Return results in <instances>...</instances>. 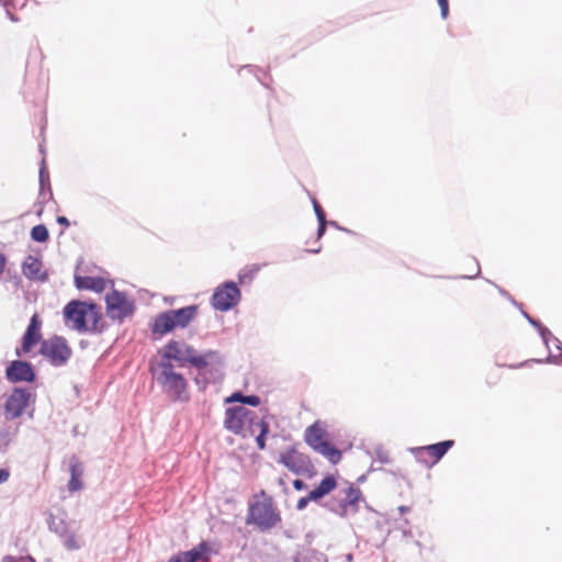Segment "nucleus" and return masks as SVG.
Masks as SVG:
<instances>
[{"instance_id":"obj_1","label":"nucleus","mask_w":562,"mask_h":562,"mask_svg":"<svg viewBox=\"0 0 562 562\" xmlns=\"http://www.w3.org/2000/svg\"><path fill=\"white\" fill-rule=\"evenodd\" d=\"M215 353L210 351L205 355H198L195 349L184 341L170 340L158 352V358L155 361L173 364L176 368H183L188 363L196 369H203L209 364V359L214 357Z\"/></svg>"},{"instance_id":"obj_2","label":"nucleus","mask_w":562,"mask_h":562,"mask_svg":"<svg viewBox=\"0 0 562 562\" xmlns=\"http://www.w3.org/2000/svg\"><path fill=\"white\" fill-rule=\"evenodd\" d=\"M149 370L154 381L169 398L180 402L188 401L187 380L176 370L175 364L153 360Z\"/></svg>"},{"instance_id":"obj_3","label":"nucleus","mask_w":562,"mask_h":562,"mask_svg":"<svg viewBox=\"0 0 562 562\" xmlns=\"http://www.w3.org/2000/svg\"><path fill=\"white\" fill-rule=\"evenodd\" d=\"M281 521L279 512L271 502H256L249 506L246 522L260 531H268Z\"/></svg>"},{"instance_id":"obj_4","label":"nucleus","mask_w":562,"mask_h":562,"mask_svg":"<svg viewBox=\"0 0 562 562\" xmlns=\"http://www.w3.org/2000/svg\"><path fill=\"white\" fill-rule=\"evenodd\" d=\"M40 352L54 367L66 364L72 355L70 346L61 336H53L43 340Z\"/></svg>"},{"instance_id":"obj_5","label":"nucleus","mask_w":562,"mask_h":562,"mask_svg":"<svg viewBox=\"0 0 562 562\" xmlns=\"http://www.w3.org/2000/svg\"><path fill=\"white\" fill-rule=\"evenodd\" d=\"M241 299V292L234 281H225L215 288L211 305L215 311L225 313L234 308Z\"/></svg>"},{"instance_id":"obj_6","label":"nucleus","mask_w":562,"mask_h":562,"mask_svg":"<svg viewBox=\"0 0 562 562\" xmlns=\"http://www.w3.org/2000/svg\"><path fill=\"white\" fill-rule=\"evenodd\" d=\"M304 438L314 451L326 457L333 464L340 461V451L324 439V430L316 423L306 428Z\"/></svg>"},{"instance_id":"obj_7","label":"nucleus","mask_w":562,"mask_h":562,"mask_svg":"<svg viewBox=\"0 0 562 562\" xmlns=\"http://www.w3.org/2000/svg\"><path fill=\"white\" fill-rule=\"evenodd\" d=\"M529 324L538 331L546 345L549 356L546 359L548 363L562 364V342L554 337L551 330L544 326L538 318H527Z\"/></svg>"},{"instance_id":"obj_8","label":"nucleus","mask_w":562,"mask_h":562,"mask_svg":"<svg viewBox=\"0 0 562 562\" xmlns=\"http://www.w3.org/2000/svg\"><path fill=\"white\" fill-rule=\"evenodd\" d=\"M105 305L108 316H132L135 312V301L130 299L125 292L112 289L105 295Z\"/></svg>"},{"instance_id":"obj_9","label":"nucleus","mask_w":562,"mask_h":562,"mask_svg":"<svg viewBox=\"0 0 562 562\" xmlns=\"http://www.w3.org/2000/svg\"><path fill=\"white\" fill-rule=\"evenodd\" d=\"M255 412L245 406L228 407L225 412L224 425L226 429L236 434L246 436V428Z\"/></svg>"},{"instance_id":"obj_10","label":"nucleus","mask_w":562,"mask_h":562,"mask_svg":"<svg viewBox=\"0 0 562 562\" xmlns=\"http://www.w3.org/2000/svg\"><path fill=\"white\" fill-rule=\"evenodd\" d=\"M279 462L297 475L311 473L314 468L310 458L294 448L282 452Z\"/></svg>"},{"instance_id":"obj_11","label":"nucleus","mask_w":562,"mask_h":562,"mask_svg":"<svg viewBox=\"0 0 562 562\" xmlns=\"http://www.w3.org/2000/svg\"><path fill=\"white\" fill-rule=\"evenodd\" d=\"M345 497L338 503H328L326 506L340 517H346L349 513L358 512V503L362 499L361 491L352 485L344 490Z\"/></svg>"},{"instance_id":"obj_12","label":"nucleus","mask_w":562,"mask_h":562,"mask_svg":"<svg viewBox=\"0 0 562 562\" xmlns=\"http://www.w3.org/2000/svg\"><path fill=\"white\" fill-rule=\"evenodd\" d=\"M454 445L453 440H443L437 443L428 445L425 447H414L409 451L415 456L418 462L429 465L425 456H430L434 460L430 465L437 463L450 448Z\"/></svg>"},{"instance_id":"obj_13","label":"nucleus","mask_w":562,"mask_h":562,"mask_svg":"<svg viewBox=\"0 0 562 562\" xmlns=\"http://www.w3.org/2000/svg\"><path fill=\"white\" fill-rule=\"evenodd\" d=\"M31 393L26 389L16 387L5 401L4 412L8 418L20 417L29 404Z\"/></svg>"},{"instance_id":"obj_14","label":"nucleus","mask_w":562,"mask_h":562,"mask_svg":"<svg viewBox=\"0 0 562 562\" xmlns=\"http://www.w3.org/2000/svg\"><path fill=\"white\" fill-rule=\"evenodd\" d=\"M63 316H103L102 307L93 301L71 300L64 310Z\"/></svg>"},{"instance_id":"obj_15","label":"nucleus","mask_w":562,"mask_h":562,"mask_svg":"<svg viewBox=\"0 0 562 562\" xmlns=\"http://www.w3.org/2000/svg\"><path fill=\"white\" fill-rule=\"evenodd\" d=\"M5 376L13 383L33 382L35 380V372L30 362L14 360L7 367Z\"/></svg>"},{"instance_id":"obj_16","label":"nucleus","mask_w":562,"mask_h":562,"mask_svg":"<svg viewBox=\"0 0 562 562\" xmlns=\"http://www.w3.org/2000/svg\"><path fill=\"white\" fill-rule=\"evenodd\" d=\"M65 324L80 334H99L108 326L104 318H65Z\"/></svg>"},{"instance_id":"obj_17","label":"nucleus","mask_w":562,"mask_h":562,"mask_svg":"<svg viewBox=\"0 0 562 562\" xmlns=\"http://www.w3.org/2000/svg\"><path fill=\"white\" fill-rule=\"evenodd\" d=\"M211 548L207 542L202 541L195 548L173 554L168 562H196L210 559Z\"/></svg>"},{"instance_id":"obj_18","label":"nucleus","mask_w":562,"mask_h":562,"mask_svg":"<svg viewBox=\"0 0 562 562\" xmlns=\"http://www.w3.org/2000/svg\"><path fill=\"white\" fill-rule=\"evenodd\" d=\"M43 262L40 258L29 255L22 263V272L31 281L46 282L48 272L42 270Z\"/></svg>"},{"instance_id":"obj_19","label":"nucleus","mask_w":562,"mask_h":562,"mask_svg":"<svg viewBox=\"0 0 562 562\" xmlns=\"http://www.w3.org/2000/svg\"><path fill=\"white\" fill-rule=\"evenodd\" d=\"M192 318H155L153 325V335L156 339L162 335L170 333L176 327L184 328Z\"/></svg>"},{"instance_id":"obj_20","label":"nucleus","mask_w":562,"mask_h":562,"mask_svg":"<svg viewBox=\"0 0 562 562\" xmlns=\"http://www.w3.org/2000/svg\"><path fill=\"white\" fill-rule=\"evenodd\" d=\"M42 323L40 318H31V323L29 324L23 337H22V351L29 352L31 349L40 342Z\"/></svg>"},{"instance_id":"obj_21","label":"nucleus","mask_w":562,"mask_h":562,"mask_svg":"<svg viewBox=\"0 0 562 562\" xmlns=\"http://www.w3.org/2000/svg\"><path fill=\"white\" fill-rule=\"evenodd\" d=\"M75 285L78 290H90L102 293L106 282L102 277L75 276Z\"/></svg>"},{"instance_id":"obj_22","label":"nucleus","mask_w":562,"mask_h":562,"mask_svg":"<svg viewBox=\"0 0 562 562\" xmlns=\"http://www.w3.org/2000/svg\"><path fill=\"white\" fill-rule=\"evenodd\" d=\"M83 471V463L76 456H72L69 459L70 480L68 483V488L70 492H76L82 488L80 477L82 476Z\"/></svg>"},{"instance_id":"obj_23","label":"nucleus","mask_w":562,"mask_h":562,"mask_svg":"<svg viewBox=\"0 0 562 562\" xmlns=\"http://www.w3.org/2000/svg\"><path fill=\"white\" fill-rule=\"evenodd\" d=\"M336 487V480L334 476L328 475L324 477L318 486L310 492V498L321 499L329 494Z\"/></svg>"},{"instance_id":"obj_24","label":"nucleus","mask_w":562,"mask_h":562,"mask_svg":"<svg viewBox=\"0 0 562 562\" xmlns=\"http://www.w3.org/2000/svg\"><path fill=\"white\" fill-rule=\"evenodd\" d=\"M199 306L195 304L188 305L184 307H180L177 310H166L162 312L157 313L155 316L158 317H191L195 316L198 313Z\"/></svg>"},{"instance_id":"obj_25","label":"nucleus","mask_w":562,"mask_h":562,"mask_svg":"<svg viewBox=\"0 0 562 562\" xmlns=\"http://www.w3.org/2000/svg\"><path fill=\"white\" fill-rule=\"evenodd\" d=\"M293 562H328L326 555L315 550L299 552L293 557Z\"/></svg>"},{"instance_id":"obj_26","label":"nucleus","mask_w":562,"mask_h":562,"mask_svg":"<svg viewBox=\"0 0 562 562\" xmlns=\"http://www.w3.org/2000/svg\"><path fill=\"white\" fill-rule=\"evenodd\" d=\"M30 236L36 243H46L49 239V232L44 224H38L32 227Z\"/></svg>"},{"instance_id":"obj_27","label":"nucleus","mask_w":562,"mask_h":562,"mask_svg":"<svg viewBox=\"0 0 562 562\" xmlns=\"http://www.w3.org/2000/svg\"><path fill=\"white\" fill-rule=\"evenodd\" d=\"M38 181H40V187H47L48 199H53V191H52L50 181H49V173L46 168L44 158L41 161V167H40V172H38Z\"/></svg>"},{"instance_id":"obj_28","label":"nucleus","mask_w":562,"mask_h":562,"mask_svg":"<svg viewBox=\"0 0 562 562\" xmlns=\"http://www.w3.org/2000/svg\"><path fill=\"white\" fill-rule=\"evenodd\" d=\"M259 425H269L267 422H265L261 417H259L256 413H254L252 418H250V423H248V426L246 428V436L247 435H255L257 431L260 432V426Z\"/></svg>"},{"instance_id":"obj_29","label":"nucleus","mask_w":562,"mask_h":562,"mask_svg":"<svg viewBox=\"0 0 562 562\" xmlns=\"http://www.w3.org/2000/svg\"><path fill=\"white\" fill-rule=\"evenodd\" d=\"M14 434L9 428L0 429V450H5L13 440Z\"/></svg>"},{"instance_id":"obj_30","label":"nucleus","mask_w":562,"mask_h":562,"mask_svg":"<svg viewBox=\"0 0 562 562\" xmlns=\"http://www.w3.org/2000/svg\"><path fill=\"white\" fill-rule=\"evenodd\" d=\"M498 289V292L499 294L507 299L508 301H510L516 307H518L521 316H530L525 310H524V306L521 303H518L517 301H515V299L509 294L508 291H506L505 289L501 288V286H497Z\"/></svg>"},{"instance_id":"obj_31","label":"nucleus","mask_w":562,"mask_h":562,"mask_svg":"<svg viewBox=\"0 0 562 562\" xmlns=\"http://www.w3.org/2000/svg\"><path fill=\"white\" fill-rule=\"evenodd\" d=\"M260 432L256 436V443L260 450L266 448V436L269 432V425H259Z\"/></svg>"},{"instance_id":"obj_32","label":"nucleus","mask_w":562,"mask_h":562,"mask_svg":"<svg viewBox=\"0 0 562 562\" xmlns=\"http://www.w3.org/2000/svg\"><path fill=\"white\" fill-rule=\"evenodd\" d=\"M27 0H0V4L3 8H10L12 10L23 9L26 7Z\"/></svg>"},{"instance_id":"obj_33","label":"nucleus","mask_w":562,"mask_h":562,"mask_svg":"<svg viewBox=\"0 0 562 562\" xmlns=\"http://www.w3.org/2000/svg\"><path fill=\"white\" fill-rule=\"evenodd\" d=\"M374 454L376 459L383 464H389L391 462L389 451L385 450L382 446H376L374 448Z\"/></svg>"},{"instance_id":"obj_34","label":"nucleus","mask_w":562,"mask_h":562,"mask_svg":"<svg viewBox=\"0 0 562 562\" xmlns=\"http://www.w3.org/2000/svg\"><path fill=\"white\" fill-rule=\"evenodd\" d=\"M258 271H259V267L252 266L247 272H239L238 273L239 282L244 283L246 279L251 281L256 277Z\"/></svg>"},{"instance_id":"obj_35","label":"nucleus","mask_w":562,"mask_h":562,"mask_svg":"<svg viewBox=\"0 0 562 562\" xmlns=\"http://www.w3.org/2000/svg\"><path fill=\"white\" fill-rule=\"evenodd\" d=\"M63 543L68 550H77L80 548L75 535L72 533L66 535Z\"/></svg>"},{"instance_id":"obj_36","label":"nucleus","mask_w":562,"mask_h":562,"mask_svg":"<svg viewBox=\"0 0 562 562\" xmlns=\"http://www.w3.org/2000/svg\"><path fill=\"white\" fill-rule=\"evenodd\" d=\"M313 209L316 215L317 221H324L326 220V213L322 205L318 203L316 199L312 200Z\"/></svg>"},{"instance_id":"obj_37","label":"nucleus","mask_w":562,"mask_h":562,"mask_svg":"<svg viewBox=\"0 0 562 562\" xmlns=\"http://www.w3.org/2000/svg\"><path fill=\"white\" fill-rule=\"evenodd\" d=\"M49 200L50 199H48L47 187H40L36 205H45Z\"/></svg>"},{"instance_id":"obj_38","label":"nucleus","mask_w":562,"mask_h":562,"mask_svg":"<svg viewBox=\"0 0 562 562\" xmlns=\"http://www.w3.org/2000/svg\"><path fill=\"white\" fill-rule=\"evenodd\" d=\"M156 296H157L156 294L150 293L149 291L144 290V289L138 291V300L143 303H147V302H149V300H151Z\"/></svg>"},{"instance_id":"obj_39","label":"nucleus","mask_w":562,"mask_h":562,"mask_svg":"<svg viewBox=\"0 0 562 562\" xmlns=\"http://www.w3.org/2000/svg\"><path fill=\"white\" fill-rule=\"evenodd\" d=\"M243 404H247L250 406H258L260 404V397L257 395H245Z\"/></svg>"},{"instance_id":"obj_40","label":"nucleus","mask_w":562,"mask_h":562,"mask_svg":"<svg viewBox=\"0 0 562 562\" xmlns=\"http://www.w3.org/2000/svg\"><path fill=\"white\" fill-rule=\"evenodd\" d=\"M440 7V15L442 19H447L449 14V0H438Z\"/></svg>"},{"instance_id":"obj_41","label":"nucleus","mask_w":562,"mask_h":562,"mask_svg":"<svg viewBox=\"0 0 562 562\" xmlns=\"http://www.w3.org/2000/svg\"><path fill=\"white\" fill-rule=\"evenodd\" d=\"M317 499H314V498H310V494L305 497H301L299 501H297V504H296V509L297 510H303L306 508L307 504L310 502H316Z\"/></svg>"},{"instance_id":"obj_42","label":"nucleus","mask_w":562,"mask_h":562,"mask_svg":"<svg viewBox=\"0 0 562 562\" xmlns=\"http://www.w3.org/2000/svg\"><path fill=\"white\" fill-rule=\"evenodd\" d=\"M317 222H318L317 237L321 238L326 233V228H327L328 223H327V220L317 221Z\"/></svg>"},{"instance_id":"obj_43","label":"nucleus","mask_w":562,"mask_h":562,"mask_svg":"<svg viewBox=\"0 0 562 562\" xmlns=\"http://www.w3.org/2000/svg\"><path fill=\"white\" fill-rule=\"evenodd\" d=\"M243 397H245L244 394H241L240 392H236V393L232 394L226 401L229 402V403L231 402H238V403L243 404V402H244Z\"/></svg>"},{"instance_id":"obj_44","label":"nucleus","mask_w":562,"mask_h":562,"mask_svg":"<svg viewBox=\"0 0 562 562\" xmlns=\"http://www.w3.org/2000/svg\"><path fill=\"white\" fill-rule=\"evenodd\" d=\"M56 222H57L58 225L64 226V227H69L70 226L69 220L66 216H64V215L57 216Z\"/></svg>"},{"instance_id":"obj_45","label":"nucleus","mask_w":562,"mask_h":562,"mask_svg":"<svg viewBox=\"0 0 562 562\" xmlns=\"http://www.w3.org/2000/svg\"><path fill=\"white\" fill-rule=\"evenodd\" d=\"M244 68H245V69H248L249 71L255 70V71H256V72H255V76L257 77L258 81H260L262 86L268 87V86H267V83H266V82H265V81L259 77V75H258L259 70H258V69H256V68H255L254 66H251V65H246V66H244V67H243V69H244Z\"/></svg>"},{"instance_id":"obj_46","label":"nucleus","mask_w":562,"mask_h":562,"mask_svg":"<svg viewBox=\"0 0 562 562\" xmlns=\"http://www.w3.org/2000/svg\"><path fill=\"white\" fill-rule=\"evenodd\" d=\"M7 256L0 252V277L3 274L5 266H7Z\"/></svg>"},{"instance_id":"obj_47","label":"nucleus","mask_w":562,"mask_h":562,"mask_svg":"<svg viewBox=\"0 0 562 562\" xmlns=\"http://www.w3.org/2000/svg\"><path fill=\"white\" fill-rule=\"evenodd\" d=\"M475 266H476V272L472 276H461L460 278L461 279H475L480 276L481 273V268H480V263L477 260H475Z\"/></svg>"},{"instance_id":"obj_48","label":"nucleus","mask_w":562,"mask_h":562,"mask_svg":"<svg viewBox=\"0 0 562 562\" xmlns=\"http://www.w3.org/2000/svg\"><path fill=\"white\" fill-rule=\"evenodd\" d=\"M10 473L7 469H0V484L8 481Z\"/></svg>"},{"instance_id":"obj_49","label":"nucleus","mask_w":562,"mask_h":562,"mask_svg":"<svg viewBox=\"0 0 562 562\" xmlns=\"http://www.w3.org/2000/svg\"><path fill=\"white\" fill-rule=\"evenodd\" d=\"M293 487L296 491H302L306 487V484L302 480L296 479L293 481Z\"/></svg>"},{"instance_id":"obj_50","label":"nucleus","mask_w":562,"mask_h":562,"mask_svg":"<svg viewBox=\"0 0 562 562\" xmlns=\"http://www.w3.org/2000/svg\"><path fill=\"white\" fill-rule=\"evenodd\" d=\"M5 9V13H7V16L12 21V22H19L20 19L12 12V9H10L9 7L8 8H4Z\"/></svg>"},{"instance_id":"obj_51","label":"nucleus","mask_w":562,"mask_h":562,"mask_svg":"<svg viewBox=\"0 0 562 562\" xmlns=\"http://www.w3.org/2000/svg\"><path fill=\"white\" fill-rule=\"evenodd\" d=\"M327 223H328V225H330V226H333V227H335V228H337L339 231H341V228H342L336 221H330V222H327Z\"/></svg>"},{"instance_id":"obj_52","label":"nucleus","mask_w":562,"mask_h":562,"mask_svg":"<svg viewBox=\"0 0 562 562\" xmlns=\"http://www.w3.org/2000/svg\"><path fill=\"white\" fill-rule=\"evenodd\" d=\"M162 300L168 303V304H172L173 301L176 300V297L173 296H164Z\"/></svg>"},{"instance_id":"obj_53","label":"nucleus","mask_w":562,"mask_h":562,"mask_svg":"<svg viewBox=\"0 0 562 562\" xmlns=\"http://www.w3.org/2000/svg\"><path fill=\"white\" fill-rule=\"evenodd\" d=\"M398 510L401 514H405V513L409 512V507L408 506H400Z\"/></svg>"},{"instance_id":"obj_54","label":"nucleus","mask_w":562,"mask_h":562,"mask_svg":"<svg viewBox=\"0 0 562 562\" xmlns=\"http://www.w3.org/2000/svg\"><path fill=\"white\" fill-rule=\"evenodd\" d=\"M43 212H44V205H38V209L36 211V215L38 217H41L43 215Z\"/></svg>"},{"instance_id":"obj_55","label":"nucleus","mask_w":562,"mask_h":562,"mask_svg":"<svg viewBox=\"0 0 562 562\" xmlns=\"http://www.w3.org/2000/svg\"><path fill=\"white\" fill-rule=\"evenodd\" d=\"M529 362L543 363V362H547V361H546V360H542V359H532V360H529ZM525 364H528V361H525Z\"/></svg>"},{"instance_id":"obj_56","label":"nucleus","mask_w":562,"mask_h":562,"mask_svg":"<svg viewBox=\"0 0 562 562\" xmlns=\"http://www.w3.org/2000/svg\"><path fill=\"white\" fill-rule=\"evenodd\" d=\"M3 562H14V561H13V558L11 555H5L3 558Z\"/></svg>"},{"instance_id":"obj_57","label":"nucleus","mask_w":562,"mask_h":562,"mask_svg":"<svg viewBox=\"0 0 562 562\" xmlns=\"http://www.w3.org/2000/svg\"><path fill=\"white\" fill-rule=\"evenodd\" d=\"M342 232H346L347 234H355L352 231L348 229V228H345L342 227L341 228Z\"/></svg>"},{"instance_id":"obj_58","label":"nucleus","mask_w":562,"mask_h":562,"mask_svg":"<svg viewBox=\"0 0 562 562\" xmlns=\"http://www.w3.org/2000/svg\"><path fill=\"white\" fill-rule=\"evenodd\" d=\"M342 232H346L347 234H355L352 231L348 229V228H345L342 227L341 228Z\"/></svg>"},{"instance_id":"obj_59","label":"nucleus","mask_w":562,"mask_h":562,"mask_svg":"<svg viewBox=\"0 0 562 562\" xmlns=\"http://www.w3.org/2000/svg\"><path fill=\"white\" fill-rule=\"evenodd\" d=\"M310 252H313V254H316L319 251V249H313V250H308Z\"/></svg>"},{"instance_id":"obj_60","label":"nucleus","mask_w":562,"mask_h":562,"mask_svg":"<svg viewBox=\"0 0 562 562\" xmlns=\"http://www.w3.org/2000/svg\"><path fill=\"white\" fill-rule=\"evenodd\" d=\"M40 151L44 154V147L42 145H40Z\"/></svg>"},{"instance_id":"obj_61","label":"nucleus","mask_w":562,"mask_h":562,"mask_svg":"<svg viewBox=\"0 0 562 562\" xmlns=\"http://www.w3.org/2000/svg\"><path fill=\"white\" fill-rule=\"evenodd\" d=\"M352 559L351 554H348L347 560L350 561Z\"/></svg>"}]
</instances>
